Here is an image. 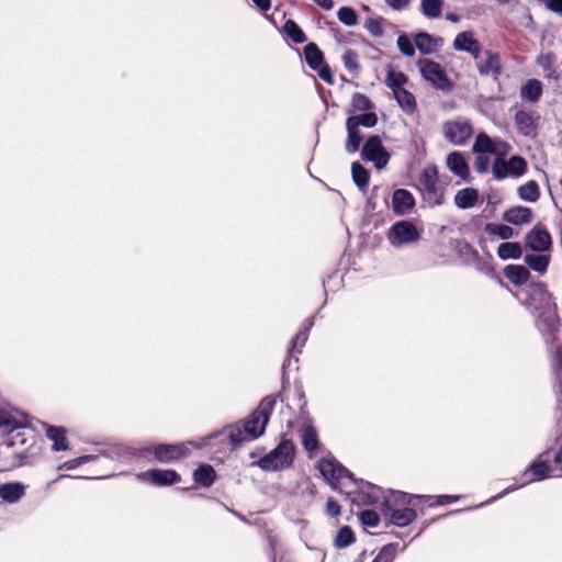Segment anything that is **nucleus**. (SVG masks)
Listing matches in <instances>:
<instances>
[{
  "label": "nucleus",
  "mask_w": 562,
  "mask_h": 562,
  "mask_svg": "<svg viewBox=\"0 0 562 562\" xmlns=\"http://www.w3.org/2000/svg\"><path fill=\"white\" fill-rule=\"evenodd\" d=\"M521 255L522 248L518 243L506 241L497 248V256L503 260L518 259Z\"/></svg>",
  "instance_id": "obj_36"
},
{
  "label": "nucleus",
  "mask_w": 562,
  "mask_h": 562,
  "mask_svg": "<svg viewBox=\"0 0 562 562\" xmlns=\"http://www.w3.org/2000/svg\"><path fill=\"white\" fill-rule=\"evenodd\" d=\"M553 371L557 379V387L559 392L558 402L562 400V347H559L555 351L553 362H552Z\"/></svg>",
  "instance_id": "obj_44"
},
{
  "label": "nucleus",
  "mask_w": 562,
  "mask_h": 562,
  "mask_svg": "<svg viewBox=\"0 0 562 562\" xmlns=\"http://www.w3.org/2000/svg\"><path fill=\"white\" fill-rule=\"evenodd\" d=\"M313 325H314V318L313 317L307 318L303 323L302 327L300 328L297 334L292 339L291 350H293V351L296 350L297 352H301L303 346L305 345V342H306V340L308 338V331L311 330Z\"/></svg>",
  "instance_id": "obj_35"
},
{
  "label": "nucleus",
  "mask_w": 562,
  "mask_h": 562,
  "mask_svg": "<svg viewBox=\"0 0 562 562\" xmlns=\"http://www.w3.org/2000/svg\"><path fill=\"white\" fill-rule=\"evenodd\" d=\"M350 112L369 111L372 109V102L362 93H355L351 98Z\"/></svg>",
  "instance_id": "obj_46"
},
{
  "label": "nucleus",
  "mask_w": 562,
  "mask_h": 562,
  "mask_svg": "<svg viewBox=\"0 0 562 562\" xmlns=\"http://www.w3.org/2000/svg\"><path fill=\"white\" fill-rule=\"evenodd\" d=\"M503 220L513 225L528 224L532 220V211L526 206H514L504 213Z\"/></svg>",
  "instance_id": "obj_24"
},
{
  "label": "nucleus",
  "mask_w": 562,
  "mask_h": 562,
  "mask_svg": "<svg viewBox=\"0 0 562 562\" xmlns=\"http://www.w3.org/2000/svg\"><path fill=\"white\" fill-rule=\"evenodd\" d=\"M215 476L214 469L209 464L199 467L193 473L195 483L204 487H210L214 483Z\"/></svg>",
  "instance_id": "obj_34"
},
{
  "label": "nucleus",
  "mask_w": 562,
  "mask_h": 562,
  "mask_svg": "<svg viewBox=\"0 0 562 562\" xmlns=\"http://www.w3.org/2000/svg\"><path fill=\"white\" fill-rule=\"evenodd\" d=\"M419 232L416 226L408 221H400L394 223L387 233V239L393 247H402L404 245L417 241Z\"/></svg>",
  "instance_id": "obj_11"
},
{
  "label": "nucleus",
  "mask_w": 562,
  "mask_h": 562,
  "mask_svg": "<svg viewBox=\"0 0 562 562\" xmlns=\"http://www.w3.org/2000/svg\"><path fill=\"white\" fill-rule=\"evenodd\" d=\"M337 16L347 26H353L358 23V16L350 7H341L337 12Z\"/></svg>",
  "instance_id": "obj_50"
},
{
  "label": "nucleus",
  "mask_w": 562,
  "mask_h": 562,
  "mask_svg": "<svg viewBox=\"0 0 562 562\" xmlns=\"http://www.w3.org/2000/svg\"><path fill=\"white\" fill-rule=\"evenodd\" d=\"M300 436L302 445L306 451L313 452L318 448V436L316 428L311 423H305L301 430Z\"/></svg>",
  "instance_id": "obj_27"
},
{
  "label": "nucleus",
  "mask_w": 562,
  "mask_h": 562,
  "mask_svg": "<svg viewBox=\"0 0 562 562\" xmlns=\"http://www.w3.org/2000/svg\"><path fill=\"white\" fill-rule=\"evenodd\" d=\"M447 167L454 176L461 178L462 180L469 179L470 170L462 153H450L447 157Z\"/></svg>",
  "instance_id": "obj_22"
},
{
  "label": "nucleus",
  "mask_w": 562,
  "mask_h": 562,
  "mask_svg": "<svg viewBox=\"0 0 562 562\" xmlns=\"http://www.w3.org/2000/svg\"><path fill=\"white\" fill-rule=\"evenodd\" d=\"M443 0H422L420 12L427 19H438L442 13Z\"/></svg>",
  "instance_id": "obj_37"
},
{
  "label": "nucleus",
  "mask_w": 562,
  "mask_h": 562,
  "mask_svg": "<svg viewBox=\"0 0 562 562\" xmlns=\"http://www.w3.org/2000/svg\"><path fill=\"white\" fill-rule=\"evenodd\" d=\"M252 2L261 11H268L271 7V0H252Z\"/></svg>",
  "instance_id": "obj_58"
},
{
  "label": "nucleus",
  "mask_w": 562,
  "mask_h": 562,
  "mask_svg": "<svg viewBox=\"0 0 562 562\" xmlns=\"http://www.w3.org/2000/svg\"><path fill=\"white\" fill-rule=\"evenodd\" d=\"M474 133L470 121L464 119H456L447 121L442 125L443 137L454 146H463L472 137Z\"/></svg>",
  "instance_id": "obj_10"
},
{
  "label": "nucleus",
  "mask_w": 562,
  "mask_h": 562,
  "mask_svg": "<svg viewBox=\"0 0 562 562\" xmlns=\"http://www.w3.org/2000/svg\"><path fill=\"white\" fill-rule=\"evenodd\" d=\"M27 426L26 415L18 409H1L0 411V434L9 435L19 430L14 437L8 442L9 446L15 447L18 445H25L27 441L26 431L24 428Z\"/></svg>",
  "instance_id": "obj_7"
},
{
  "label": "nucleus",
  "mask_w": 562,
  "mask_h": 562,
  "mask_svg": "<svg viewBox=\"0 0 562 562\" xmlns=\"http://www.w3.org/2000/svg\"><path fill=\"white\" fill-rule=\"evenodd\" d=\"M304 56L307 65L318 74L321 79L327 83L334 82L330 68L324 61L323 53L316 44H307L304 48Z\"/></svg>",
  "instance_id": "obj_12"
},
{
  "label": "nucleus",
  "mask_w": 562,
  "mask_h": 562,
  "mask_svg": "<svg viewBox=\"0 0 562 562\" xmlns=\"http://www.w3.org/2000/svg\"><path fill=\"white\" fill-rule=\"evenodd\" d=\"M453 48L470 53L475 59L479 58L481 52L480 43L473 37L471 32L459 33L453 41Z\"/></svg>",
  "instance_id": "obj_21"
},
{
  "label": "nucleus",
  "mask_w": 562,
  "mask_h": 562,
  "mask_svg": "<svg viewBox=\"0 0 562 562\" xmlns=\"http://www.w3.org/2000/svg\"><path fill=\"white\" fill-rule=\"evenodd\" d=\"M342 64L350 72H356L359 69L358 54L352 49H347L342 57Z\"/></svg>",
  "instance_id": "obj_51"
},
{
  "label": "nucleus",
  "mask_w": 562,
  "mask_h": 562,
  "mask_svg": "<svg viewBox=\"0 0 562 562\" xmlns=\"http://www.w3.org/2000/svg\"><path fill=\"white\" fill-rule=\"evenodd\" d=\"M414 44L422 54L430 55L443 45V38L432 36L427 32H419L414 35Z\"/></svg>",
  "instance_id": "obj_19"
},
{
  "label": "nucleus",
  "mask_w": 562,
  "mask_h": 562,
  "mask_svg": "<svg viewBox=\"0 0 562 562\" xmlns=\"http://www.w3.org/2000/svg\"><path fill=\"white\" fill-rule=\"evenodd\" d=\"M501 3H507L509 0H497Z\"/></svg>",
  "instance_id": "obj_61"
},
{
  "label": "nucleus",
  "mask_w": 562,
  "mask_h": 562,
  "mask_svg": "<svg viewBox=\"0 0 562 562\" xmlns=\"http://www.w3.org/2000/svg\"><path fill=\"white\" fill-rule=\"evenodd\" d=\"M326 514L330 517H336L340 514V506L333 498L327 501Z\"/></svg>",
  "instance_id": "obj_55"
},
{
  "label": "nucleus",
  "mask_w": 562,
  "mask_h": 562,
  "mask_svg": "<svg viewBox=\"0 0 562 562\" xmlns=\"http://www.w3.org/2000/svg\"><path fill=\"white\" fill-rule=\"evenodd\" d=\"M422 189L427 200L434 205L442 203V194L438 190L437 169L435 167L425 168L419 179Z\"/></svg>",
  "instance_id": "obj_14"
},
{
  "label": "nucleus",
  "mask_w": 562,
  "mask_h": 562,
  "mask_svg": "<svg viewBox=\"0 0 562 562\" xmlns=\"http://www.w3.org/2000/svg\"><path fill=\"white\" fill-rule=\"evenodd\" d=\"M550 255L546 252L528 254L524 257L525 263L536 272L544 273L550 263Z\"/></svg>",
  "instance_id": "obj_29"
},
{
  "label": "nucleus",
  "mask_w": 562,
  "mask_h": 562,
  "mask_svg": "<svg viewBox=\"0 0 562 562\" xmlns=\"http://www.w3.org/2000/svg\"><path fill=\"white\" fill-rule=\"evenodd\" d=\"M409 2L411 0H385V3L395 11L404 10Z\"/></svg>",
  "instance_id": "obj_56"
},
{
  "label": "nucleus",
  "mask_w": 562,
  "mask_h": 562,
  "mask_svg": "<svg viewBox=\"0 0 562 562\" xmlns=\"http://www.w3.org/2000/svg\"><path fill=\"white\" fill-rule=\"evenodd\" d=\"M361 155L364 159L372 161L378 169L384 168L390 159V155L383 147L381 138L376 135L367 139Z\"/></svg>",
  "instance_id": "obj_13"
},
{
  "label": "nucleus",
  "mask_w": 562,
  "mask_h": 562,
  "mask_svg": "<svg viewBox=\"0 0 562 562\" xmlns=\"http://www.w3.org/2000/svg\"><path fill=\"white\" fill-rule=\"evenodd\" d=\"M294 445L290 440L281 441L276 449L258 460L257 465L265 471H279L289 468L294 459Z\"/></svg>",
  "instance_id": "obj_8"
},
{
  "label": "nucleus",
  "mask_w": 562,
  "mask_h": 562,
  "mask_svg": "<svg viewBox=\"0 0 562 562\" xmlns=\"http://www.w3.org/2000/svg\"><path fill=\"white\" fill-rule=\"evenodd\" d=\"M25 493V486L22 483H5L0 486V497L8 503H16Z\"/></svg>",
  "instance_id": "obj_26"
},
{
  "label": "nucleus",
  "mask_w": 562,
  "mask_h": 562,
  "mask_svg": "<svg viewBox=\"0 0 562 562\" xmlns=\"http://www.w3.org/2000/svg\"><path fill=\"white\" fill-rule=\"evenodd\" d=\"M352 180L356 186L364 191L369 184V172L359 162H353L351 166Z\"/></svg>",
  "instance_id": "obj_40"
},
{
  "label": "nucleus",
  "mask_w": 562,
  "mask_h": 562,
  "mask_svg": "<svg viewBox=\"0 0 562 562\" xmlns=\"http://www.w3.org/2000/svg\"><path fill=\"white\" fill-rule=\"evenodd\" d=\"M542 93V85L537 79L528 80L520 90V97L524 100L536 102L540 99Z\"/></svg>",
  "instance_id": "obj_33"
},
{
  "label": "nucleus",
  "mask_w": 562,
  "mask_h": 562,
  "mask_svg": "<svg viewBox=\"0 0 562 562\" xmlns=\"http://www.w3.org/2000/svg\"><path fill=\"white\" fill-rule=\"evenodd\" d=\"M458 499V496L440 495L437 497L436 505H445L453 503Z\"/></svg>",
  "instance_id": "obj_57"
},
{
  "label": "nucleus",
  "mask_w": 562,
  "mask_h": 562,
  "mask_svg": "<svg viewBox=\"0 0 562 562\" xmlns=\"http://www.w3.org/2000/svg\"><path fill=\"white\" fill-rule=\"evenodd\" d=\"M504 276L514 284L526 283L530 278V272L525 266L509 265L504 269Z\"/></svg>",
  "instance_id": "obj_30"
},
{
  "label": "nucleus",
  "mask_w": 562,
  "mask_h": 562,
  "mask_svg": "<svg viewBox=\"0 0 562 562\" xmlns=\"http://www.w3.org/2000/svg\"><path fill=\"white\" fill-rule=\"evenodd\" d=\"M139 481H147L158 486L172 485L180 482V475L173 470H148L136 475Z\"/></svg>",
  "instance_id": "obj_17"
},
{
  "label": "nucleus",
  "mask_w": 562,
  "mask_h": 562,
  "mask_svg": "<svg viewBox=\"0 0 562 562\" xmlns=\"http://www.w3.org/2000/svg\"><path fill=\"white\" fill-rule=\"evenodd\" d=\"M360 520L368 527H376L379 525L380 518L374 510L367 509L360 514Z\"/></svg>",
  "instance_id": "obj_52"
},
{
  "label": "nucleus",
  "mask_w": 562,
  "mask_h": 562,
  "mask_svg": "<svg viewBox=\"0 0 562 562\" xmlns=\"http://www.w3.org/2000/svg\"><path fill=\"white\" fill-rule=\"evenodd\" d=\"M506 155H498L492 164V175L496 180H504L506 178L518 179L527 171V161L521 156H512L509 159L505 158Z\"/></svg>",
  "instance_id": "obj_9"
},
{
  "label": "nucleus",
  "mask_w": 562,
  "mask_h": 562,
  "mask_svg": "<svg viewBox=\"0 0 562 562\" xmlns=\"http://www.w3.org/2000/svg\"><path fill=\"white\" fill-rule=\"evenodd\" d=\"M530 307L536 316V325L546 344L553 345L558 340L560 322L551 294L542 288L537 289L531 297Z\"/></svg>",
  "instance_id": "obj_4"
},
{
  "label": "nucleus",
  "mask_w": 562,
  "mask_h": 562,
  "mask_svg": "<svg viewBox=\"0 0 562 562\" xmlns=\"http://www.w3.org/2000/svg\"><path fill=\"white\" fill-rule=\"evenodd\" d=\"M412 496L401 492H392L390 499L382 503V512L386 519L393 525L405 527L414 521L417 514L414 509L408 507L396 508L395 505H406L411 503Z\"/></svg>",
  "instance_id": "obj_6"
},
{
  "label": "nucleus",
  "mask_w": 562,
  "mask_h": 562,
  "mask_svg": "<svg viewBox=\"0 0 562 562\" xmlns=\"http://www.w3.org/2000/svg\"><path fill=\"white\" fill-rule=\"evenodd\" d=\"M274 405L276 398L265 397L248 417L224 427L218 432L202 438L195 447H210L214 452H227L258 439L265 434Z\"/></svg>",
  "instance_id": "obj_1"
},
{
  "label": "nucleus",
  "mask_w": 562,
  "mask_h": 562,
  "mask_svg": "<svg viewBox=\"0 0 562 562\" xmlns=\"http://www.w3.org/2000/svg\"><path fill=\"white\" fill-rule=\"evenodd\" d=\"M479 199V192L473 188L459 190L454 195V203L459 209L465 210L473 207Z\"/></svg>",
  "instance_id": "obj_28"
},
{
  "label": "nucleus",
  "mask_w": 562,
  "mask_h": 562,
  "mask_svg": "<svg viewBox=\"0 0 562 562\" xmlns=\"http://www.w3.org/2000/svg\"><path fill=\"white\" fill-rule=\"evenodd\" d=\"M473 153L476 154L473 167L479 173H486L490 170L491 160L487 154L507 155L510 146L498 138H491L487 134L481 132L476 135L473 144Z\"/></svg>",
  "instance_id": "obj_5"
},
{
  "label": "nucleus",
  "mask_w": 562,
  "mask_h": 562,
  "mask_svg": "<svg viewBox=\"0 0 562 562\" xmlns=\"http://www.w3.org/2000/svg\"><path fill=\"white\" fill-rule=\"evenodd\" d=\"M526 245L536 252H546L552 246V239L549 232L540 226H535L526 235Z\"/></svg>",
  "instance_id": "obj_18"
},
{
  "label": "nucleus",
  "mask_w": 562,
  "mask_h": 562,
  "mask_svg": "<svg viewBox=\"0 0 562 562\" xmlns=\"http://www.w3.org/2000/svg\"><path fill=\"white\" fill-rule=\"evenodd\" d=\"M401 109L407 113L414 112L416 101L414 95L405 88L393 93Z\"/></svg>",
  "instance_id": "obj_39"
},
{
  "label": "nucleus",
  "mask_w": 562,
  "mask_h": 562,
  "mask_svg": "<svg viewBox=\"0 0 562 562\" xmlns=\"http://www.w3.org/2000/svg\"><path fill=\"white\" fill-rule=\"evenodd\" d=\"M284 32L285 34L296 44H302L306 41V36L301 27L293 21L288 20L284 23Z\"/></svg>",
  "instance_id": "obj_43"
},
{
  "label": "nucleus",
  "mask_w": 562,
  "mask_h": 562,
  "mask_svg": "<svg viewBox=\"0 0 562 562\" xmlns=\"http://www.w3.org/2000/svg\"><path fill=\"white\" fill-rule=\"evenodd\" d=\"M46 428V436L47 438L53 441V449L55 451H61L66 450L68 448L67 439H66V431L61 427L56 426H47L44 425Z\"/></svg>",
  "instance_id": "obj_32"
},
{
  "label": "nucleus",
  "mask_w": 562,
  "mask_h": 562,
  "mask_svg": "<svg viewBox=\"0 0 562 562\" xmlns=\"http://www.w3.org/2000/svg\"><path fill=\"white\" fill-rule=\"evenodd\" d=\"M317 469L333 490L345 493L357 505H372L383 499H390L382 490L369 482L357 481L352 474L334 458H322Z\"/></svg>",
  "instance_id": "obj_2"
},
{
  "label": "nucleus",
  "mask_w": 562,
  "mask_h": 562,
  "mask_svg": "<svg viewBox=\"0 0 562 562\" xmlns=\"http://www.w3.org/2000/svg\"><path fill=\"white\" fill-rule=\"evenodd\" d=\"M95 457L94 456H91V454H87V456H81L79 458H76L74 460H70V461H67L65 462L60 469H67V470H72L75 468H77L78 465L80 464H83V463H87V462H90L92 460H94Z\"/></svg>",
  "instance_id": "obj_53"
},
{
  "label": "nucleus",
  "mask_w": 562,
  "mask_h": 562,
  "mask_svg": "<svg viewBox=\"0 0 562 562\" xmlns=\"http://www.w3.org/2000/svg\"><path fill=\"white\" fill-rule=\"evenodd\" d=\"M415 205L413 194L405 189H397L392 195V209L397 215L407 214Z\"/></svg>",
  "instance_id": "obj_20"
},
{
  "label": "nucleus",
  "mask_w": 562,
  "mask_h": 562,
  "mask_svg": "<svg viewBox=\"0 0 562 562\" xmlns=\"http://www.w3.org/2000/svg\"><path fill=\"white\" fill-rule=\"evenodd\" d=\"M518 195L524 201L536 202L539 199L538 183L531 180L520 186L518 189Z\"/></svg>",
  "instance_id": "obj_41"
},
{
  "label": "nucleus",
  "mask_w": 562,
  "mask_h": 562,
  "mask_svg": "<svg viewBox=\"0 0 562 562\" xmlns=\"http://www.w3.org/2000/svg\"><path fill=\"white\" fill-rule=\"evenodd\" d=\"M346 128L348 137L345 145V149L347 153L353 154L358 151L362 143L363 136L360 132V128L353 125L351 122L346 121Z\"/></svg>",
  "instance_id": "obj_31"
},
{
  "label": "nucleus",
  "mask_w": 562,
  "mask_h": 562,
  "mask_svg": "<svg viewBox=\"0 0 562 562\" xmlns=\"http://www.w3.org/2000/svg\"><path fill=\"white\" fill-rule=\"evenodd\" d=\"M190 453V449L186 443L176 445H158L154 447V456L161 463L178 461Z\"/></svg>",
  "instance_id": "obj_16"
},
{
  "label": "nucleus",
  "mask_w": 562,
  "mask_h": 562,
  "mask_svg": "<svg viewBox=\"0 0 562 562\" xmlns=\"http://www.w3.org/2000/svg\"><path fill=\"white\" fill-rule=\"evenodd\" d=\"M446 19H447V20H449V21H451V22H453V23H457V22H459V21H460V15H458V14H456V13L450 12V13H447V14H446Z\"/></svg>",
  "instance_id": "obj_60"
},
{
  "label": "nucleus",
  "mask_w": 562,
  "mask_h": 562,
  "mask_svg": "<svg viewBox=\"0 0 562 562\" xmlns=\"http://www.w3.org/2000/svg\"><path fill=\"white\" fill-rule=\"evenodd\" d=\"M396 44H397V47H398L400 52L404 56L412 57V56L415 55L414 40L412 41L408 35L401 34L397 37Z\"/></svg>",
  "instance_id": "obj_49"
},
{
  "label": "nucleus",
  "mask_w": 562,
  "mask_h": 562,
  "mask_svg": "<svg viewBox=\"0 0 562 562\" xmlns=\"http://www.w3.org/2000/svg\"><path fill=\"white\" fill-rule=\"evenodd\" d=\"M367 30L374 36H381L383 34L382 26L376 20H369L367 23Z\"/></svg>",
  "instance_id": "obj_54"
},
{
  "label": "nucleus",
  "mask_w": 562,
  "mask_h": 562,
  "mask_svg": "<svg viewBox=\"0 0 562 562\" xmlns=\"http://www.w3.org/2000/svg\"><path fill=\"white\" fill-rule=\"evenodd\" d=\"M353 541L355 536L352 530L348 526H345L338 531L335 538V546L338 548H346L353 543Z\"/></svg>",
  "instance_id": "obj_47"
},
{
  "label": "nucleus",
  "mask_w": 562,
  "mask_h": 562,
  "mask_svg": "<svg viewBox=\"0 0 562 562\" xmlns=\"http://www.w3.org/2000/svg\"><path fill=\"white\" fill-rule=\"evenodd\" d=\"M397 543H389L381 549L372 562H392L397 553Z\"/></svg>",
  "instance_id": "obj_48"
},
{
  "label": "nucleus",
  "mask_w": 562,
  "mask_h": 562,
  "mask_svg": "<svg viewBox=\"0 0 562 562\" xmlns=\"http://www.w3.org/2000/svg\"><path fill=\"white\" fill-rule=\"evenodd\" d=\"M417 66L422 76L436 87L443 89L449 85L446 72L438 63L430 59H419Z\"/></svg>",
  "instance_id": "obj_15"
},
{
  "label": "nucleus",
  "mask_w": 562,
  "mask_h": 562,
  "mask_svg": "<svg viewBox=\"0 0 562 562\" xmlns=\"http://www.w3.org/2000/svg\"><path fill=\"white\" fill-rule=\"evenodd\" d=\"M555 441L560 445L559 450L553 454L552 464L549 463L550 450L540 453L522 474L526 480L520 485H510L505 488L502 493L490 498L485 504L493 503L506 494L516 491L520 486L533 481H542L551 476H562V400L555 407Z\"/></svg>",
  "instance_id": "obj_3"
},
{
  "label": "nucleus",
  "mask_w": 562,
  "mask_h": 562,
  "mask_svg": "<svg viewBox=\"0 0 562 562\" xmlns=\"http://www.w3.org/2000/svg\"><path fill=\"white\" fill-rule=\"evenodd\" d=\"M515 125L524 136L532 137L537 134L536 119L529 112L524 110L517 111L515 114Z\"/></svg>",
  "instance_id": "obj_23"
},
{
  "label": "nucleus",
  "mask_w": 562,
  "mask_h": 562,
  "mask_svg": "<svg viewBox=\"0 0 562 562\" xmlns=\"http://www.w3.org/2000/svg\"><path fill=\"white\" fill-rule=\"evenodd\" d=\"M348 122H351L353 125L360 128V126L364 127H373L376 122L378 117L375 113L373 112H367L360 115H351L347 119Z\"/></svg>",
  "instance_id": "obj_45"
},
{
  "label": "nucleus",
  "mask_w": 562,
  "mask_h": 562,
  "mask_svg": "<svg viewBox=\"0 0 562 562\" xmlns=\"http://www.w3.org/2000/svg\"><path fill=\"white\" fill-rule=\"evenodd\" d=\"M407 81L406 75L401 71L390 70L385 78V85L392 89L393 93L404 89Z\"/></svg>",
  "instance_id": "obj_42"
},
{
  "label": "nucleus",
  "mask_w": 562,
  "mask_h": 562,
  "mask_svg": "<svg viewBox=\"0 0 562 562\" xmlns=\"http://www.w3.org/2000/svg\"><path fill=\"white\" fill-rule=\"evenodd\" d=\"M318 7L324 10H330L334 7L333 0H313Z\"/></svg>",
  "instance_id": "obj_59"
},
{
  "label": "nucleus",
  "mask_w": 562,
  "mask_h": 562,
  "mask_svg": "<svg viewBox=\"0 0 562 562\" xmlns=\"http://www.w3.org/2000/svg\"><path fill=\"white\" fill-rule=\"evenodd\" d=\"M484 231L487 235L497 236L504 240H508L515 235L514 229L510 226L504 224L487 223L484 227Z\"/></svg>",
  "instance_id": "obj_38"
},
{
  "label": "nucleus",
  "mask_w": 562,
  "mask_h": 562,
  "mask_svg": "<svg viewBox=\"0 0 562 562\" xmlns=\"http://www.w3.org/2000/svg\"><path fill=\"white\" fill-rule=\"evenodd\" d=\"M502 65L498 54L486 52L485 58L479 63V71L482 75L498 76L501 74Z\"/></svg>",
  "instance_id": "obj_25"
}]
</instances>
